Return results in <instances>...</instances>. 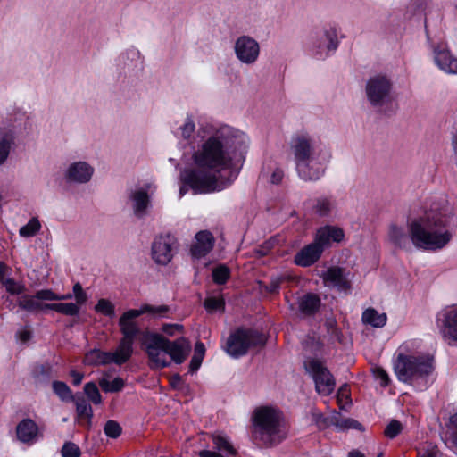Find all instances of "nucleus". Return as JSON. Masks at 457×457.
I'll return each mask as SVG.
<instances>
[{
  "label": "nucleus",
  "instance_id": "1",
  "mask_svg": "<svg viewBox=\"0 0 457 457\" xmlns=\"http://www.w3.org/2000/svg\"><path fill=\"white\" fill-rule=\"evenodd\" d=\"M205 138L194 153L198 169L188 170L183 176L195 194L221 191L237 179L248 146L247 136L232 127L207 125L199 129Z\"/></svg>",
  "mask_w": 457,
  "mask_h": 457
},
{
  "label": "nucleus",
  "instance_id": "2",
  "mask_svg": "<svg viewBox=\"0 0 457 457\" xmlns=\"http://www.w3.org/2000/svg\"><path fill=\"white\" fill-rule=\"evenodd\" d=\"M453 208L441 195L431 202L429 207L419 217L407 223L408 234L395 224L389 227L390 241L400 248L410 247V241L418 249L437 251L443 249L453 238Z\"/></svg>",
  "mask_w": 457,
  "mask_h": 457
},
{
  "label": "nucleus",
  "instance_id": "3",
  "mask_svg": "<svg viewBox=\"0 0 457 457\" xmlns=\"http://www.w3.org/2000/svg\"><path fill=\"white\" fill-rule=\"evenodd\" d=\"M253 436L265 446L281 443L287 436L279 414L272 408L257 409L253 417Z\"/></svg>",
  "mask_w": 457,
  "mask_h": 457
},
{
  "label": "nucleus",
  "instance_id": "4",
  "mask_svg": "<svg viewBox=\"0 0 457 457\" xmlns=\"http://www.w3.org/2000/svg\"><path fill=\"white\" fill-rule=\"evenodd\" d=\"M394 370L400 381L412 384L432 373L433 358L426 354L399 353L395 361Z\"/></svg>",
  "mask_w": 457,
  "mask_h": 457
},
{
  "label": "nucleus",
  "instance_id": "5",
  "mask_svg": "<svg viewBox=\"0 0 457 457\" xmlns=\"http://www.w3.org/2000/svg\"><path fill=\"white\" fill-rule=\"evenodd\" d=\"M265 339L256 330L239 328L227 338L224 351L232 358H239L247 353L252 347L262 345Z\"/></svg>",
  "mask_w": 457,
  "mask_h": 457
},
{
  "label": "nucleus",
  "instance_id": "6",
  "mask_svg": "<svg viewBox=\"0 0 457 457\" xmlns=\"http://www.w3.org/2000/svg\"><path fill=\"white\" fill-rule=\"evenodd\" d=\"M369 103L375 108H381L392 100V83L385 75H374L370 77L365 87Z\"/></svg>",
  "mask_w": 457,
  "mask_h": 457
},
{
  "label": "nucleus",
  "instance_id": "7",
  "mask_svg": "<svg viewBox=\"0 0 457 457\" xmlns=\"http://www.w3.org/2000/svg\"><path fill=\"white\" fill-rule=\"evenodd\" d=\"M144 344L151 369L161 370L170 365V360L168 358L165 337L161 334L152 333L145 337Z\"/></svg>",
  "mask_w": 457,
  "mask_h": 457
},
{
  "label": "nucleus",
  "instance_id": "8",
  "mask_svg": "<svg viewBox=\"0 0 457 457\" xmlns=\"http://www.w3.org/2000/svg\"><path fill=\"white\" fill-rule=\"evenodd\" d=\"M436 326L449 345H457V303L445 306L436 314Z\"/></svg>",
  "mask_w": 457,
  "mask_h": 457
},
{
  "label": "nucleus",
  "instance_id": "9",
  "mask_svg": "<svg viewBox=\"0 0 457 457\" xmlns=\"http://www.w3.org/2000/svg\"><path fill=\"white\" fill-rule=\"evenodd\" d=\"M304 367L312 377L318 393L328 395L334 391V378L321 361L315 359H308L304 361Z\"/></svg>",
  "mask_w": 457,
  "mask_h": 457
},
{
  "label": "nucleus",
  "instance_id": "10",
  "mask_svg": "<svg viewBox=\"0 0 457 457\" xmlns=\"http://www.w3.org/2000/svg\"><path fill=\"white\" fill-rule=\"evenodd\" d=\"M234 54L242 64L252 66L255 64L261 54L259 42L249 35H241L234 42Z\"/></svg>",
  "mask_w": 457,
  "mask_h": 457
},
{
  "label": "nucleus",
  "instance_id": "11",
  "mask_svg": "<svg viewBox=\"0 0 457 457\" xmlns=\"http://www.w3.org/2000/svg\"><path fill=\"white\" fill-rule=\"evenodd\" d=\"M330 153L320 151V154L312 156L295 166L298 176L305 181H316L324 174L325 165L328 162Z\"/></svg>",
  "mask_w": 457,
  "mask_h": 457
},
{
  "label": "nucleus",
  "instance_id": "12",
  "mask_svg": "<svg viewBox=\"0 0 457 457\" xmlns=\"http://www.w3.org/2000/svg\"><path fill=\"white\" fill-rule=\"evenodd\" d=\"M290 150L296 166L303 161L320 154V151H326L327 149L320 148L310 136L297 134L291 138Z\"/></svg>",
  "mask_w": 457,
  "mask_h": 457
},
{
  "label": "nucleus",
  "instance_id": "13",
  "mask_svg": "<svg viewBox=\"0 0 457 457\" xmlns=\"http://www.w3.org/2000/svg\"><path fill=\"white\" fill-rule=\"evenodd\" d=\"M175 238L170 235L160 236L152 245V257L161 265L168 264L173 257Z\"/></svg>",
  "mask_w": 457,
  "mask_h": 457
},
{
  "label": "nucleus",
  "instance_id": "14",
  "mask_svg": "<svg viewBox=\"0 0 457 457\" xmlns=\"http://www.w3.org/2000/svg\"><path fill=\"white\" fill-rule=\"evenodd\" d=\"M17 439L31 445L43 436L37 424L30 418L21 420L16 426Z\"/></svg>",
  "mask_w": 457,
  "mask_h": 457
},
{
  "label": "nucleus",
  "instance_id": "15",
  "mask_svg": "<svg viewBox=\"0 0 457 457\" xmlns=\"http://www.w3.org/2000/svg\"><path fill=\"white\" fill-rule=\"evenodd\" d=\"M321 278L328 287H336L338 291L348 294L351 290V282L344 269L330 267L323 272Z\"/></svg>",
  "mask_w": 457,
  "mask_h": 457
},
{
  "label": "nucleus",
  "instance_id": "16",
  "mask_svg": "<svg viewBox=\"0 0 457 457\" xmlns=\"http://www.w3.org/2000/svg\"><path fill=\"white\" fill-rule=\"evenodd\" d=\"M138 309H131L125 312L119 320V326L122 333V338L135 342L137 336L139 333V328L134 320L139 317Z\"/></svg>",
  "mask_w": 457,
  "mask_h": 457
},
{
  "label": "nucleus",
  "instance_id": "17",
  "mask_svg": "<svg viewBox=\"0 0 457 457\" xmlns=\"http://www.w3.org/2000/svg\"><path fill=\"white\" fill-rule=\"evenodd\" d=\"M166 349L168 350V356L172 361L177 364H181L188 356L191 351L190 342L181 337L174 341L166 338Z\"/></svg>",
  "mask_w": 457,
  "mask_h": 457
},
{
  "label": "nucleus",
  "instance_id": "18",
  "mask_svg": "<svg viewBox=\"0 0 457 457\" xmlns=\"http://www.w3.org/2000/svg\"><path fill=\"white\" fill-rule=\"evenodd\" d=\"M342 228L336 226H324L320 228L315 235L314 242L324 251L332 242L339 243L344 239Z\"/></svg>",
  "mask_w": 457,
  "mask_h": 457
},
{
  "label": "nucleus",
  "instance_id": "19",
  "mask_svg": "<svg viewBox=\"0 0 457 457\" xmlns=\"http://www.w3.org/2000/svg\"><path fill=\"white\" fill-rule=\"evenodd\" d=\"M94 168L86 162L71 163L66 170L65 178L70 182L87 183L91 179Z\"/></svg>",
  "mask_w": 457,
  "mask_h": 457
},
{
  "label": "nucleus",
  "instance_id": "20",
  "mask_svg": "<svg viewBox=\"0 0 457 457\" xmlns=\"http://www.w3.org/2000/svg\"><path fill=\"white\" fill-rule=\"evenodd\" d=\"M323 250L314 241L302 248L295 255V263L302 267H309L321 256Z\"/></svg>",
  "mask_w": 457,
  "mask_h": 457
},
{
  "label": "nucleus",
  "instance_id": "21",
  "mask_svg": "<svg viewBox=\"0 0 457 457\" xmlns=\"http://www.w3.org/2000/svg\"><path fill=\"white\" fill-rule=\"evenodd\" d=\"M195 237V242L191 246V254L193 257L200 259L213 248L214 238L207 230L198 232Z\"/></svg>",
  "mask_w": 457,
  "mask_h": 457
},
{
  "label": "nucleus",
  "instance_id": "22",
  "mask_svg": "<svg viewBox=\"0 0 457 457\" xmlns=\"http://www.w3.org/2000/svg\"><path fill=\"white\" fill-rule=\"evenodd\" d=\"M129 200L132 203L134 214L137 218L145 217L147 213V209L151 206L147 192L143 188L133 190L129 195Z\"/></svg>",
  "mask_w": 457,
  "mask_h": 457
},
{
  "label": "nucleus",
  "instance_id": "23",
  "mask_svg": "<svg viewBox=\"0 0 457 457\" xmlns=\"http://www.w3.org/2000/svg\"><path fill=\"white\" fill-rule=\"evenodd\" d=\"M41 290H38L35 295H23L18 298V305L21 309L31 312L37 313L43 310H47L46 306L48 303H43L41 301H46L44 298L39 297V293Z\"/></svg>",
  "mask_w": 457,
  "mask_h": 457
},
{
  "label": "nucleus",
  "instance_id": "24",
  "mask_svg": "<svg viewBox=\"0 0 457 457\" xmlns=\"http://www.w3.org/2000/svg\"><path fill=\"white\" fill-rule=\"evenodd\" d=\"M327 425H333L339 430L357 429L362 430V425L353 419H343L337 411H333L331 415L325 419Z\"/></svg>",
  "mask_w": 457,
  "mask_h": 457
},
{
  "label": "nucleus",
  "instance_id": "25",
  "mask_svg": "<svg viewBox=\"0 0 457 457\" xmlns=\"http://www.w3.org/2000/svg\"><path fill=\"white\" fill-rule=\"evenodd\" d=\"M435 62L436 65L445 72H457V59L453 58L446 49L435 52Z\"/></svg>",
  "mask_w": 457,
  "mask_h": 457
},
{
  "label": "nucleus",
  "instance_id": "26",
  "mask_svg": "<svg viewBox=\"0 0 457 457\" xmlns=\"http://www.w3.org/2000/svg\"><path fill=\"white\" fill-rule=\"evenodd\" d=\"M320 306V297L312 293L303 295L298 298V308L302 314L305 316L313 315Z\"/></svg>",
  "mask_w": 457,
  "mask_h": 457
},
{
  "label": "nucleus",
  "instance_id": "27",
  "mask_svg": "<svg viewBox=\"0 0 457 457\" xmlns=\"http://www.w3.org/2000/svg\"><path fill=\"white\" fill-rule=\"evenodd\" d=\"M134 342L121 338L115 352L110 353L112 363L121 365L132 355Z\"/></svg>",
  "mask_w": 457,
  "mask_h": 457
},
{
  "label": "nucleus",
  "instance_id": "28",
  "mask_svg": "<svg viewBox=\"0 0 457 457\" xmlns=\"http://www.w3.org/2000/svg\"><path fill=\"white\" fill-rule=\"evenodd\" d=\"M15 145V137L12 132L0 133V166L4 165Z\"/></svg>",
  "mask_w": 457,
  "mask_h": 457
},
{
  "label": "nucleus",
  "instance_id": "29",
  "mask_svg": "<svg viewBox=\"0 0 457 457\" xmlns=\"http://www.w3.org/2000/svg\"><path fill=\"white\" fill-rule=\"evenodd\" d=\"M361 320L374 328H383L387 320L386 313H379L374 308H368L362 312Z\"/></svg>",
  "mask_w": 457,
  "mask_h": 457
},
{
  "label": "nucleus",
  "instance_id": "30",
  "mask_svg": "<svg viewBox=\"0 0 457 457\" xmlns=\"http://www.w3.org/2000/svg\"><path fill=\"white\" fill-rule=\"evenodd\" d=\"M73 401L76 405V412L78 419H86L87 425L89 428L91 426V420L93 417V409L91 405L82 395H76Z\"/></svg>",
  "mask_w": 457,
  "mask_h": 457
},
{
  "label": "nucleus",
  "instance_id": "31",
  "mask_svg": "<svg viewBox=\"0 0 457 457\" xmlns=\"http://www.w3.org/2000/svg\"><path fill=\"white\" fill-rule=\"evenodd\" d=\"M336 209V202L331 197H320L316 199L313 210L320 217H328Z\"/></svg>",
  "mask_w": 457,
  "mask_h": 457
},
{
  "label": "nucleus",
  "instance_id": "32",
  "mask_svg": "<svg viewBox=\"0 0 457 457\" xmlns=\"http://www.w3.org/2000/svg\"><path fill=\"white\" fill-rule=\"evenodd\" d=\"M85 362L88 365H106L112 363L110 352L93 349L86 354Z\"/></svg>",
  "mask_w": 457,
  "mask_h": 457
},
{
  "label": "nucleus",
  "instance_id": "33",
  "mask_svg": "<svg viewBox=\"0 0 457 457\" xmlns=\"http://www.w3.org/2000/svg\"><path fill=\"white\" fill-rule=\"evenodd\" d=\"M212 442L217 451L228 455H236L237 451L231 445L228 437L221 434L212 435Z\"/></svg>",
  "mask_w": 457,
  "mask_h": 457
},
{
  "label": "nucleus",
  "instance_id": "34",
  "mask_svg": "<svg viewBox=\"0 0 457 457\" xmlns=\"http://www.w3.org/2000/svg\"><path fill=\"white\" fill-rule=\"evenodd\" d=\"M46 306L47 310H53L67 316H77L80 310V307L76 303H49Z\"/></svg>",
  "mask_w": 457,
  "mask_h": 457
},
{
  "label": "nucleus",
  "instance_id": "35",
  "mask_svg": "<svg viewBox=\"0 0 457 457\" xmlns=\"http://www.w3.org/2000/svg\"><path fill=\"white\" fill-rule=\"evenodd\" d=\"M139 313L142 314H151L154 318H167L169 314L171 312V308L169 305H151V304H143L140 309H138Z\"/></svg>",
  "mask_w": 457,
  "mask_h": 457
},
{
  "label": "nucleus",
  "instance_id": "36",
  "mask_svg": "<svg viewBox=\"0 0 457 457\" xmlns=\"http://www.w3.org/2000/svg\"><path fill=\"white\" fill-rule=\"evenodd\" d=\"M99 386L106 393H116L120 392L124 387V380L120 378H115L110 381L107 378H101L99 380Z\"/></svg>",
  "mask_w": 457,
  "mask_h": 457
},
{
  "label": "nucleus",
  "instance_id": "37",
  "mask_svg": "<svg viewBox=\"0 0 457 457\" xmlns=\"http://www.w3.org/2000/svg\"><path fill=\"white\" fill-rule=\"evenodd\" d=\"M53 390L54 392L60 397L62 401H73L75 396H73L70 387L62 381H54L53 382Z\"/></svg>",
  "mask_w": 457,
  "mask_h": 457
},
{
  "label": "nucleus",
  "instance_id": "38",
  "mask_svg": "<svg viewBox=\"0 0 457 457\" xmlns=\"http://www.w3.org/2000/svg\"><path fill=\"white\" fill-rule=\"evenodd\" d=\"M41 224L37 218H32L29 222L21 227L19 230V234L23 237H30L35 236L40 229Z\"/></svg>",
  "mask_w": 457,
  "mask_h": 457
},
{
  "label": "nucleus",
  "instance_id": "39",
  "mask_svg": "<svg viewBox=\"0 0 457 457\" xmlns=\"http://www.w3.org/2000/svg\"><path fill=\"white\" fill-rule=\"evenodd\" d=\"M195 130V124L190 116H187L182 125L178 129L177 135L183 139L188 140Z\"/></svg>",
  "mask_w": 457,
  "mask_h": 457
},
{
  "label": "nucleus",
  "instance_id": "40",
  "mask_svg": "<svg viewBox=\"0 0 457 457\" xmlns=\"http://www.w3.org/2000/svg\"><path fill=\"white\" fill-rule=\"evenodd\" d=\"M212 279L218 285L225 284L230 277V270L225 265H219L212 270Z\"/></svg>",
  "mask_w": 457,
  "mask_h": 457
},
{
  "label": "nucleus",
  "instance_id": "41",
  "mask_svg": "<svg viewBox=\"0 0 457 457\" xmlns=\"http://www.w3.org/2000/svg\"><path fill=\"white\" fill-rule=\"evenodd\" d=\"M94 309L96 312L111 318L114 317L115 315L114 305L107 299L102 298L98 300Z\"/></svg>",
  "mask_w": 457,
  "mask_h": 457
},
{
  "label": "nucleus",
  "instance_id": "42",
  "mask_svg": "<svg viewBox=\"0 0 457 457\" xmlns=\"http://www.w3.org/2000/svg\"><path fill=\"white\" fill-rule=\"evenodd\" d=\"M84 392L88 397V399L94 404H100L102 403V396L100 392L96 386V385L93 382L87 383L84 386Z\"/></svg>",
  "mask_w": 457,
  "mask_h": 457
},
{
  "label": "nucleus",
  "instance_id": "43",
  "mask_svg": "<svg viewBox=\"0 0 457 457\" xmlns=\"http://www.w3.org/2000/svg\"><path fill=\"white\" fill-rule=\"evenodd\" d=\"M324 37L328 42V51H335L338 46L337 30L336 28H329L324 31Z\"/></svg>",
  "mask_w": 457,
  "mask_h": 457
},
{
  "label": "nucleus",
  "instance_id": "44",
  "mask_svg": "<svg viewBox=\"0 0 457 457\" xmlns=\"http://www.w3.org/2000/svg\"><path fill=\"white\" fill-rule=\"evenodd\" d=\"M5 290L11 295H21L25 291V286L15 281L13 278H7L2 284Z\"/></svg>",
  "mask_w": 457,
  "mask_h": 457
},
{
  "label": "nucleus",
  "instance_id": "45",
  "mask_svg": "<svg viewBox=\"0 0 457 457\" xmlns=\"http://www.w3.org/2000/svg\"><path fill=\"white\" fill-rule=\"evenodd\" d=\"M62 457H80L79 447L72 442H65L61 450Z\"/></svg>",
  "mask_w": 457,
  "mask_h": 457
},
{
  "label": "nucleus",
  "instance_id": "46",
  "mask_svg": "<svg viewBox=\"0 0 457 457\" xmlns=\"http://www.w3.org/2000/svg\"><path fill=\"white\" fill-rule=\"evenodd\" d=\"M39 297L44 298L46 301H62L71 299L73 295L72 294L58 295L51 289H42L39 293Z\"/></svg>",
  "mask_w": 457,
  "mask_h": 457
},
{
  "label": "nucleus",
  "instance_id": "47",
  "mask_svg": "<svg viewBox=\"0 0 457 457\" xmlns=\"http://www.w3.org/2000/svg\"><path fill=\"white\" fill-rule=\"evenodd\" d=\"M104 434L111 438H117L121 434V427L115 420H108L104 428Z\"/></svg>",
  "mask_w": 457,
  "mask_h": 457
},
{
  "label": "nucleus",
  "instance_id": "48",
  "mask_svg": "<svg viewBox=\"0 0 457 457\" xmlns=\"http://www.w3.org/2000/svg\"><path fill=\"white\" fill-rule=\"evenodd\" d=\"M204 305L208 312H212L217 310H223L225 302L222 297H207Z\"/></svg>",
  "mask_w": 457,
  "mask_h": 457
},
{
  "label": "nucleus",
  "instance_id": "49",
  "mask_svg": "<svg viewBox=\"0 0 457 457\" xmlns=\"http://www.w3.org/2000/svg\"><path fill=\"white\" fill-rule=\"evenodd\" d=\"M447 428L450 431V440L457 449V411L449 417Z\"/></svg>",
  "mask_w": 457,
  "mask_h": 457
},
{
  "label": "nucleus",
  "instance_id": "50",
  "mask_svg": "<svg viewBox=\"0 0 457 457\" xmlns=\"http://www.w3.org/2000/svg\"><path fill=\"white\" fill-rule=\"evenodd\" d=\"M402 429H403L402 424L398 420H393L386 426L384 433L386 437L395 438L401 433Z\"/></svg>",
  "mask_w": 457,
  "mask_h": 457
},
{
  "label": "nucleus",
  "instance_id": "51",
  "mask_svg": "<svg viewBox=\"0 0 457 457\" xmlns=\"http://www.w3.org/2000/svg\"><path fill=\"white\" fill-rule=\"evenodd\" d=\"M73 297L76 300V303L80 307V305L84 304L87 301V295L83 290L82 286L79 282H77L73 285Z\"/></svg>",
  "mask_w": 457,
  "mask_h": 457
},
{
  "label": "nucleus",
  "instance_id": "52",
  "mask_svg": "<svg viewBox=\"0 0 457 457\" xmlns=\"http://www.w3.org/2000/svg\"><path fill=\"white\" fill-rule=\"evenodd\" d=\"M373 375L376 379L380 381V385L383 387H386L389 385V377L386 370H384L382 368L377 367L373 370Z\"/></svg>",
  "mask_w": 457,
  "mask_h": 457
},
{
  "label": "nucleus",
  "instance_id": "53",
  "mask_svg": "<svg viewBox=\"0 0 457 457\" xmlns=\"http://www.w3.org/2000/svg\"><path fill=\"white\" fill-rule=\"evenodd\" d=\"M51 367L48 364L38 365L34 370V377L47 379L50 377Z\"/></svg>",
  "mask_w": 457,
  "mask_h": 457
},
{
  "label": "nucleus",
  "instance_id": "54",
  "mask_svg": "<svg viewBox=\"0 0 457 457\" xmlns=\"http://www.w3.org/2000/svg\"><path fill=\"white\" fill-rule=\"evenodd\" d=\"M183 328L181 324H163L162 330L168 336H173L176 332H182Z\"/></svg>",
  "mask_w": 457,
  "mask_h": 457
},
{
  "label": "nucleus",
  "instance_id": "55",
  "mask_svg": "<svg viewBox=\"0 0 457 457\" xmlns=\"http://www.w3.org/2000/svg\"><path fill=\"white\" fill-rule=\"evenodd\" d=\"M281 284V278L278 277L271 278L269 284L266 286V290L271 294L278 291Z\"/></svg>",
  "mask_w": 457,
  "mask_h": 457
},
{
  "label": "nucleus",
  "instance_id": "56",
  "mask_svg": "<svg viewBox=\"0 0 457 457\" xmlns=\"http://www.w3.org/2000/svg\"><path fill=\"white\" fill-rule=\"evenodd\" d=\"M203 357H199V356H196V355H193L191 361H190V363H189V372L190 373H195L201 366L202 364V361H203Z\"/></svg>",
  "mask_w": 457,
  "mask_h": 457
},
{
  "label": "nucleus",
  "instance_id": "57",
  "mask_svg": "<svg viewBox=\"0 0 457 457\" xmlns=\"http://www.w3.org/2000/svg\"><path fill=\"white\" fill-rule=\"evenodd\" d=\"M438 450L437 447L432 445L428 447L426 451L419 454V457H437Z\"/></svg>",
  "mask_w": 457,
  "mask_h": 457
},
{
  "label": "nucleus",
  "instance_id": "58",
  "mask_svg": "<svg viewBox=\"0 0 457 457\" xmlns=\"http://www.w3.org/2000/svg\"><path fill=\"white\" fill-rule=\"evenodd\" d=\"M284 177V172L280 169H277L273 171L270 180L273 184H278L281 182Z\"/></svg>",
  "mask_w": 457,
  "mask_h": 457
},
{
  "label": "nucleus",
  "instance_id": "59",
  "mask_svg": "<svg viewBox=\"0 0 457 457\" xmlns=\"http://www.w3.org/2000/svg\"><path fill=\"white\" fill-rule=\"evenodd\" d=\"M9 273V267L3 262H0V283L3 284L7 278H5Z\"/></svg>",
  "mask_w": 457,
  "mask_h": 457
},
{
  "label": "nucleus",
  "instance_id": "60",
  "mask_svg": "<svg viewBox=\"0 0 457 457\" xmlns=\"http://www.w3.org/2000/svg\"><path fill=\"white\" fill-rule=\"evenodd\" d=\"M427 4L428 0H414L411 5L414 9V12H422L425 10Z\"/></svg>",
  "mask_w": 457,
  "mask_h": 457
},
{
  "label": "nucleus",
  "instance_id": "61",
  "mask_svg": "<svg viewBox=\"0 0 457 457\" xmlns=\"http://www.w3.org/2000/svg\"><path fill=\"white\" fill-rule=\"evenodd\" d=\"M205 353V347L204 345L202 342H196L195 345V355L203 357Z\"/></svg>",
  "mask_w": 457,
  "mask_h": 457
},
{
  "label": "nucleus",
  "instance_id": "62",
  "mask_svg": "<svg viewBox=\"0 0 457 457\" xmlns=\"http://www.w3.org/2000/svg\"><path fill=\"white\" fill-rule=\"evenodd\" d=\"M71 376L73 378V385L74 386H79V385L81 384L82 379H83V374L82 373H79V372H78L76 370H71Z\"/></svg>",
  "mask_w": 457,
  "mask_h": 457
},
{
  "label": "nucleus",
  "instance_id": "63",
  "mask_svg": "<svg viewBox=\"0 0 457 457\" xmlns=\"http://www.w3.org/2000/svg\"><path fill=\"white\" fill-rule=\"evenodd\" d=\"M200 457H224L223 454L210 450H202L199 452Z\"/></svg>",
  "mask_w": 457,
  "mask_h": 457
},
{
  "label": "nucleus",
  "instance_id": "64",
  "mask_svg": "<svg viewBox=\"0 0 457 457\" xmlns=\"http://www.w3.org/2000/svg\"><path fill=\"white\" fill-rule=\"evenodd\" d=\"M269 252V247L268 246H260L259 248H257L255 250V253L258 257H262V256H265Z\"/></svg>",
  "mask_w": 457,
  "mask_h": 457
}]
</instances>
